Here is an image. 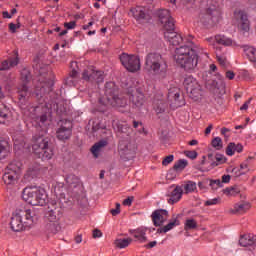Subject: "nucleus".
<instances>
[{
    "mask_svg": "<svg viewBox=\"0 0 256 256\" xmlns=\"http://www.w3.org/2000/svg\"><path fill=\"white\" fill-rule=\"evenodd\" d=\"M65 183L68 187H77L79 185V177L75 174H67L65 176Z\"/></svg>",
    "mask_w": 256,
    "mask_h": 256,
    "instance_id": "2f4dec72",
    "label": "nucleus"
},
{
    "mask_svg": "<svg viewBox=\"0 0 256 256\" xmlns=\"http://www.w3.org/2000/svg\"><path fill=\"white\" fill-rule=\"evenodd\" d=\"M204 183H208L209 186L211 187V189H213V191H217V189H219V187H223V182H221V180L216 179H205Z\"/></svg>",
    "mask_w": 256,
    "mask_h": 256,
    "instance_id": "e433bc0d",
    "label": "nucleus"
},
{
    "mask_svg": "<svg viewBox=\"0 0 256 256\" xmlns=\"http://www.w3.org/2000/svg\"><path fill=\"white\" fill-rule=\"evenodd\" d=\"M10 152L11 145L9 144V141H7L5 138H0V161L5 159Z\"/></svg>",
    "mask_w": 256,
    "mask_h": 256,
    "instance_id": "cd10ccee",
    "label": "nucleus"
},
{
    "mask_svg": "<svg viewBox=\"0 0 256 256\" xmlns=\"http://www.w3.org/2000/svg\"><path fill=\"white\" fill-rule=\"evenodd\" d=\"M145 235H146L145 230L141 228L137 229L134 233L135 239L140 241V243H145V241H147V236Z\"/></svg>",
    "mask_w": 256,
    "mask_h": 256,
    "instance_id": "58836bf2",
    "label": "nucleus"
},
{
    "mask_svg": "<svg viewBox=\"0 0 256 256\" xmlns=\"http://www.w3.org/2000/svg\"><path fill=\"white\" fill-rule=\"evenodd\" d=\"M167 68V62L161 54L150 52L146 55L144 69L148 73H152L153 75H165Z\"/></svg>",
    "mask_w": 256,
    "mask_h": 256,
    "instance_id": "20e7f679",
    "label": "nucleus"
},
{
    "mask_svg": "<svg viewBox=\"0 0 256 256\" xmlns=\"http://www.w3.org/2000/svg\"><path fill=\"white\" fill-rule=\"evenodd\" d=\"M223 192L225 195H239V193H241V189L239 186H232L224 189Z\"/></svg>",
    "mask_w": 256,
    "mask_h": 256,
    "instance_id": "79ce46f5",
    "label": "nucleus"
},
{
    "mask_svg": "<svg viewBox=\"0 0 256 256\" xmlns=\"http://www.w3.org/2000/svg\"><path fill=\"white\" fill-rule=\"evenodd\" d=\"M61 217H63V208L59 204L52 203L48 206V211L45 213L48 223H59Z\"/></svg>",
    "mask_w": 256,
    "mask_h": 256,
    "instance_id": "f3484780",
    "label": "nucleus"
},
{
    "mask_svg": "<svg viewBox=\"0 0 256 256\" xmlns=\"http://www.w3.org/2000/svg\"><path fill=\"white\" fill-rule=\"evenodd\" d=\"M99 129H106V126H101L100 123H94L92 126V131L93 133H97V131H99Z\"/></svg>",
    "mask_w": 256,
    "mask_h": 256,
    "instance_id": "052dcab7",
    "label": "nucleus"
},
{
    "mask_svg": "<svg viewBox=\"0 0 256 256\" xmlns=\"http://www.w3.org/2000/svg\"><path fill=\"white\" fill-rule=\"evenodd\" d=\"M73 135V122L71 120H61L60 127L56 131V137L59 141H69Z\"/></svg>",
    "mask_w": 256,
    "mask_h": 256,
    "instance_id": "dca6fc26",
    "label": "nucleus"
},
{
    "mask_svg": "<svg viewBox=\"0 0 256 256\" xmlns=\"http://www.w3.org/2000/svg\"><path fill=\"white\" fill-rule=\"evenodd\" d=\"M9 30L11 31V33H17V25H15V23H10Z\"/></svg>",
    "mask_w": 256,
    "mask_h": 256,
    "instance_id": "338daca9",
    "label": "nucleus"
},
{
    "mask_svg": "<svg viewBox=\"0 0 256 256\" xmlns=\"http://www.w3.org/2000/svg\"><path fill=\"white\" fill-rule=\"evenodd\" d=\"M110 213H111V215H113V217H117V215H119V213H121V204L120 203H116V208L115 209H111Z\"/></svg>",
    "mask_w": 256,
    "mask_h": 256,
    "instance_id": "8fccbe9b",
    "label": "nucleus"
},
{
    "mask_svg": "<svg viewBox=\"0 0 256 256\" xmlns=\"http://www.w3.org/2000/svg\"><path fill=\"white\" fill-rule=\"evenodd\" d=\"M188 165H189V162H187V160L180 159L177 162H175V164L173 166V170L174 171H183V169H185V167H187Z\"/></svg>",
    "mask_w": 256,
    "mask_h": 256,
    "instance_id": "ea45409f",
    "label": "nucleus"
},
{
    "mask_svg": "<svg viewBox=\"0 0 256 256\" xmlns=\"http://www.w3.org/2000/svg\"><path fill=\"white\" fill-rule=\"evenodd\" d=\"M177 225H180L179 219L175 218L174 221L169 222L164 227H160L157 229V233H167L168 231H171L173 227H177Z\"/></svg>",
    "mask_w": 256,
    "mask_h": 256,
    "instance_id": "f704fd0d",
    "label": "nucleus"
},
{
    "mask_svg": "<svg viewBox=\"0 0 256 256\" xmlns=\"http://www.w3.org/2000/svg\"><path fill=\"white\" fill-rule=\"evenodd\" d=\"M10 67H11V66H10V64H9V61L4 60V61L1 63L0 71H7Z\"/></svg>",
    "mask_w": 256,
    "mask_h": 256,
    "instance_id": "4d7b16f0",
    "label": "nucleus"
},
{
    "mask_svg": "<svg viewBox=\"0 0 256 256\" xmlns=\"http://www.w3.org/2000/svg\"><path fill=\"white\" fill-rule=\"evenodd\" d=\"M215 41L218 45H224V47H231L233 40L225 35L218 34L215 36Z\"/></svg>",
    "mask_w": 256,
    "mask_h": 256,
    "instance_id": "7c9ffc66",
    "label": "nucleus"
},
{
    "mask_svg": "<svg viewBox=\"0 0 256 256\" xmlns=\"http://www.w3.org/2000/svg\"><path fill=\"white\" fill-rule=\"evenodd\" d=\"M103 147H107L106 140H100L91 147L90 151L95 159L99 158V153H101V149H103Z\"/></svg>",
    "mask_w": 256,
    "mask_h": 256,
    "instance_id": "c756f323",
    "label": "nucleus"
},
{
    "mask_svg": "<svg viewBox=\"0 0 256 256\" xmlns=\"http://www.w3.org/2000/svg\"><path fill=\"white\" fill-rule=\"evenodd\" d=\"M175 159V156H173V154L166 156L163 161H162V165H164V167H167V165H169L170 163H173V160Z\"/></svg>",
    "mask_w": 256,
    "mask_h": 256,
    "instance_id": "09e8293b",
    "label": "nucleus"
},
{
    "mask_svg": "<svg viewBox=\"0 0 256 256\" xmlns=\"http://www.w3.org/2000/svg\"><path fill=\"white\" fill-rule=\"evenodd\" d=\"M64 27L69 30V29H75L77 27V22L71 21V22H66L64 23Z\"/></svg>",
    "mask_w": 256,
    "mask_h": 256,
    "instance_id": "864d4df0",
    "label": "nucleus"
},
{
    "mask_svg": "<svg viewBox=\"0 0 256 256\" xmlns=\"http://www.w3.org/2000/svg\"><path fill=\"white\" fill-rule=\"evenodd\" d=\"M82 79L88 83H103L105 72L98 70L95 66H90L82 72Z\"/></svg>",
    "mask_w": 256,
    "mask_h": 256,
    "instance_id": "4468645a",
    "label": "nucleus"
},
{
    "mask_svg": "<svg viewBox=\"0 0 256 256\" xmlns=\"http://www.w3.org/2000/svg\"><path fill=\"white\" fill-rule=\"evenodd\" d=\"M9 108L7 106H3L0 108V123L5 125V121L9 119Z\"/></svg>",
    "mask_w": 256,
    "mask_h": 256,
    "instance_id": "4c0bfd02",
    "label": "nucleus"
},
{
    "mask_svg": "<svg viewBox=\"0 0 256 256\" xmlns=\"http://www.w3.org/2000/svg\"><path fill=\"white\" fill-rule=\"evenodd\" d=\"M22 198L26 203H29V205L43 207L44 205H47L48 196L47 192L43 188H25L22 192Z\"/></svg>",
    "mask_w": 256,
    "mask_h": 256,
    "instance_id": "0eeeda50",
    "label": "nucleus"
},
{
    "mask_svg": "<svg viewBox=\"0 0 256 256\" xmlns=\"http://www.w3.org/2000/svg\"><path fill=\"white\" fill-rule=\"evenodd\" d=\"M239 245L241 247H252V245H256V236L253 234H246L240 237Z\"/></svg>",
    "mask_w": 256,
    "mask_h": 256,
    "instance_id": "bb28decb",
    "label": "nucleus"
},
{
    "mask_svg": "<svg viewBox=\"0 0 256 256\" xmlns=\"http://www.w3.org/2000/svg\"><path fill=\"white\" fill-rule=\"evenodd\" d=\"M251 100L252 98H250L249 100H247L241 107H240V111H247L249 109V105L251 104Z\"/></svg>",
    "mask_w": 256,
    "mask_h": 256,
    "instance_id": "680f3d73",
    "label": "nucleus"
},
{
    "mask_svg": "<svg viewBox=\"0 0 256 256\" xmlns=\"http://www.w3.org/2000/svg\"><path fill=\"white\" fill-rule=\"evenodd\" d=\"M33 145V153L43 161H49L53 159V147L51 146V138L44 137L43 135H35L32 138Z\"/></svg>",
    "mask_w": 256,
    "mask_h": 256,
    "instance_id": "7ed1b4c3",
    "label": "nucleus"
},
{
    "mask_svg": "<svg viewBox=\"0 0 256 256\" xmlns=\"http://www.w3.org/2000/svg\"><path fill=\"white\" fill-rule=\"evenodd\" d=\"M211 144L214 149H217V151H221V149H223V140H221V137L214 138Z\"/></svg>",
    "mask_w": 256,
    "mask_h": 256,
    "instance_id": "37998d69",
    "label": "nucleus"
},
{
    "mask_svg": "<svg viewBox=\"0 0 256 256\" xmlns=\"http://www.w3.org/2000/svg\"><path fill=\"white\" fill-rule=\"evenodd\" d=\"M53 81L51 78H45L44 80L39 79L38 82L35 85V89L33 92V95L36 97L37 101L39 103H43L45 100L43 97H45L47 94L51 93L53 91Z\"/></svg>",
    "mask_w": 256,
    "mask_h": 256,
    "instance_id": "9b49d317",
    "label": "nucleus"
},
{
    "mask_svg": "<svg viewBox=\"0 0 256 256\" xmlns=\"http://www.w3.org/2000/svg\"><path fill=\"white\" fill-rule=\"evenodd\" d=\"M165 37H167V39L169 40L171 45H174L175 47H177V45H181V43H183V37L181 36V34H177L176 32L167 31L165 33Z\"/></svg>",
    "mask_w": 256,
    "mask_h": 256,
    "instance_id": "a878e982",
    "label": "nucleus"
},
{
    "mask_svg": "<svg viewBox=\"0 0 256 256\" xmlns=\"http://www.w3.org/2000/svg\"><path fill=\"white\" fill-rule=\"evenodd\" d=\"M93 239H99V237H103V232L99 229H94L92 233Z\"/></svg>",
    "mask_w": 256,
    "mask_h": 256,
    "instance_id": "6e6d98bb",
    "label": "nucleus"
},
{
    "mask_svg": "<svg viewBox=\"0 0 256 256\" xmlns=\"http://www.w3.org/2000/svg\"><path fill=\"white\" fill-rule=\"evenodd\" d=\"M21 175V168L15 163H10L2 177L5 185H17Z\"/></svg>",
    "mask_w": 256,
    "mask_h": 256,
    "instance_id": "ddd939ff",
    "label": "nucleus"
},
{
    "mask_svg": "<svg viewBox=\"0 0 256 256\" xmlns=\"http://www.w3.org/2000/svg\"><path fill=\"white\" fill-rule=\"evenodd\" d=\"M228 171L233 173L234 177H241L242 175H246L248 173L249 169H247L246 171H243L241 168L234 167Z\"/></svg>",
    "mask_w": 256,
    "mask_h": 256,
    "instance_id": "a18cd8bd",
    "label": "nucleus"
},
{
    "mask_svg": "<svg viewBox=\"0 0 256 256\" xmlns=\"http://www.w3.org/2000/svg\"><path fill=\"white\" fill-rule=\"evenodd\" d=\"M130 99L134 107H137L138 109L145 105V94H143L140 89H136L134 94L131 95Z\"/></svg>",
    "mask_w": 256,
    "mask_h": 256,
    "instance_id": "5701e85b",
    "label": "nucleus"
},
{
    "mask_svg": "<svg viewBox=\"0 0 256 256\" xmlns=\"http://www.w3.org/2000/svg\"><path fill=\"white\" fill-rule=\"evenodd\" d=\"M37 221H39V214H37L35 209L16 210L11 218L10 227L12 231L17 233L27 229V227H31Z\"/></svg>",
    "mask_w": 256,
    "mask_h": 256,
    "instance_id": "f03ea898",
    "label": "nucleus"
},
{
    "mask_svg": "<svg viewBox=\"0 0 256 256\" xmlns=\"http://www.w3.org/2000/svg\"><path fill=\"white\" fill-rule=\"evenodd\" d=\"M217 203H219V198H214V199H210V200H207L204 205L206 207H209L211 205H217Z\"/></svg>",
    "mask_w": 256,
    "mask_h": 256,
    "instance_id": "5fc2aeb1",
    "label": "nucleus"
},
{
    "mask_svg": "<svg viewBox=\"0 0 256 256\" xmlns=\"http://www.w3.org/2000/svg\"><path fill=\"white\" fill-rule=\"evenodd\" d=\"M235 19L238 21V29L242 31V33H249L251 29V22H249V17L247 13L243 10H236L234 12Z\"/></svg>",
    "mask_w": 256,
    "mask_h": 256,
    "instance_id": "a211bd4d",
    "label": "nucleus"
},
{
    "mask_svg": "<svg viewBox=\"0 0 256 256\" xmlns=\"http://www.w3.org/2000/svg\"><path fill=\"white\" fill-rule=\"evenodd\" d=\"M216 59H217L219 65H221L222 67H225V65L227 64V58H225L224 56L217 54Z\"/></svg>",
    "mask_w": 256,
    "mask_h": 256,
    "instance_id": "3c124183",
    "label": "nucleus"
},
{
    "mask_svg": "<svg viewBox=\"0 0 256 256\" xmlns=\"http://www.w3.org/2000/svg\"><path fill=\"white\" fill-rule=\"evenodd\" d=\"M156 15L165 31H175V19H173L169 10L160 9L156 12Z\"/></svg>",
    "mask_w": 256,
    "mask_h": 256,
    "instance_id": "2eb2a0df",
    "label": "nucleus"
},
{
    "mask_svg": "<svg viewBox=\"0 0 256 256\" xmlns=\"http://www.w3.org/2000/svg\"><path fill=\"white\" fill-rule=\"evenodd\" d=\"M168 216H169V212L165 209L155 210L151 215L154 226L161 227V225H163V223L167 221L166 217Z\"/></svg>",
    "mask_w": 256,
    "mask_h": 256,
    "instance_id": "6ab92c4d",
    "label": "nucleus"
},
{
    "mask_svg": "<svg viewBox=\"0 0 256 256\" xmlns=\"http://www.w3.org/2000/svg\"><path fill=\"white\" fill-rule=\"evenodd\" d=\"M104 95L106 102L102 99L99 100L102 105H111V107H127V98L119 95V87L115 85V82H107L105 84Z\"/></svg>",
    "mask_w": 256,
    "mask_h": 256,
    "instance_id": "39448f33",
    "label": "nucleus"
},
{
    "mask_svg": "<svg viewBox=\"0 0 256 256\" xmlns=\"http://www.w3.org/2000/svg\"><path fill=\"white\" fill-rule=\"evenodd\" d=\"M174 59L184 71H194L199 63V48L189 41L175 49Z\"/></svg>",
    "mask_w": 256,
    "mask_h": 256,
    "instance_id": "f257e3e1",
    "label": "nucleus"
},
{
    "mask_svg": "<svg viewBox=\"0 0 256 256\" xmlns=\"http://www.w3.org/2000/svg\"><path fill=\"white\" fill-rule=\"evenodd\" d=\"M184 155H186L188 159H197L199 153H197L195 150H186L184 151Z\"/></svg>",
    "mask_w": 256,
    "mask_h": 256,
    "instance_id": "49530a36",
    "label": "nucleus"
},
{
    "mask_svg": "<svg viewBox=\"0 0 256 256\" xmlns=\"http://www.w3.org/2000/svg\"><path fill=\"white\" fill-rule=\"evenodd\" d=\"M8 63L10 67H17V65H19V56H16L15 58H10Z\"/></svg>",
    "mask_w": 256,
    "mask_h": 256,
    "instance_id": "603ef678",
    "label": "nucleus"
},
{
    "mask_svg": "<svg viewBox=\"0 0 256 256\" xmlns=\"http://www.w3.org/2000/svg\"><path fill=\"white\" fill-rule=\"evenodd\" d=\"M235 151L236 153H243V144H235V142H230L226 147V155L233 157V155H235Z\"/></svg>",
    "mask_w": 256,
    "mask_h": 256,
    "instance_id": "c85d7f7f",
    "label": "nucleus"
},
{
    "mask_svg": "<svg viewBox=\"0 0 256 256\" xmlns=\"http://www.w3.org/2000/svg\"><path fill=\"white\" fill-rule=\"evenodd\" d=\"M221 21V10L215 0H208L206 9L200 14V22L205 27H215Z\"/></svg>",
    "mask_w": 256,
    "mask_h": 256,
    "instance_id": "423d86ee",
    "label": "nucleus"
},
{
    "mask_svg": "<svg viewBox=\"0 0 256 256\" xmlns=\"http://www.w3.org/2000/svg\"><path fill=\"white\" fill-rule=\"evenodd\" d=\"M131 131V128H129L127 125H118V133H120V137L122 139H130L129 136L131 135Z\"/></svg>",
    "mask_w": 256,
    "mask_h": 256,
    "instance_id": "72a5a7b5",
    "label": "nucleus"
},
{
    "mask_svg": "<svg viewBox=\"0 0 256 256\" xmlns=\"http://www.w3.org/2000/svg\"><path fill=\"white\" fill-rule=\"evenodd\" d=\"M168 197V203L170 205H175V203H178V201H181V197H183V187L176 186L170 193L167 194Z\"/></svg>",
    "mask_w": 256,
    "mask_h": 256,
    "instance_id": "4be33fe9",
    "label": "nucleus"
},
{
    "mask_svg": "<svg viewBox=\"0 0 256 256\" xmlns=\"http://www.w3.org/2000/svg\"><path fill=\"white\" fill-rule=\"evenodd\" d=\"M137 145L131 141V138L122 139L119 141L118 153L124 161H131L135 157Z\"/></svg>",
    "mask_w": 256,
    "mask_h": 256,
    "instance_id": "9d476101",
    "label": "nucleus"
},
{
    "mask_svg": "<svg viewBox=\"0 0 256 256\" xmlns=\"http://www.w3.org/2000/svg\"><path fill=\"white\" fill-rule=\"evenodd\" d=\"M169 99H174V105L176 107H183L185 105V98L181 96V90L179 88H171L168 91Z\"/></svg>",
    "mask_w": 256,
    "mask_h": 256,
    "instance_id": "412c9836",
    "label": "nucleus"
},
{
    "mask_svg": "<svg viewBox=\"0 0 256 256\" xmlns=\"http://www.w3.org/2000/svg\"><path fill=\"white\" fill-rule=\"evenodd\" d=\"M133 199H134L133 196L126 198L125 200H123L122 205H125L127 207H131V205L133 204Z\"/></svg>",
    "mask_w": 256,
    "mask_h": 256,
    "instance_id": "bf43d9fd",
    "label": "nucleus"
},
{
    "mask_svg": "<svg viewBox=\"0 0 256 256\" xmlns=\"http://www.w3.org/2000/svg\"><path fill=\"white\" fill-rule=\"evenodd\" d=\"M133 239L131 238H124V239H116L115 240V246L118 247V249H125V247H129L131 245V242Z\"/></svg>",
    "mask_w": 256,
    "mask_h": 256,
    "instance_id": "c9c22d12",
    "label": "nucleus"
},
{
    "mask_svg": "<svg viewBox=\"0 0 256 256\" xmlns=\"http://www.w3.org/2000/svg\"><path fill=\"white\" fill-rule=\"evenodd\" d=\"M131 13L134 19H136V21H140V23H147V21H151V15L145 13V8L141 6L132 8Z\"/></svg>",
    "mask_w": 256,
    "mask_h": 256,
    "instance_id": "aec40b11",
    "label": "nucleus"
},
{
    "mask_svg": "<svg viewBox=\"0 0 256 256\" xmlns=\"http://www.w3.org/2000/svg\"><path fill=\"white\" fill-rule=\"evenodd\" d=\"M27 175L33 179V177H37L39 175V169L30 167L27 171Z\"/></svg>",
    "mask_w": 256,
    "mask_h": 256,
    "instance_id": "de8ad7c7",
    "label": "nucleus"
},
{
    "mask_svg": "<svg viewBox=\"0 0 256 256\" xmlns=\"http://www.w3.org/2000/svg\"><path fill=\"white\" fill-rule=\"evenodd\" d=\"M183 85L186 89V93L190 99L193 101L201 100L203 96V89H201V85L193 76H187L184 79Z\"/></svg>",
    "mask_w": 256,
    "mask_h": 256,
    "instance_id": "1a4fd4ad",
    "label": "nucleus"
},
{
    "mask_svg": "<svg viewBox=\"0 0 256 256\" xmlns=\"http://www.w3.org/2000/svg\"><path fill=\"white\" fill-rule=\"evenodd\" d=\"M21 79L22 83L17 87V93L19 103L23 107L27 105V99H29V95H31V92H29V86H27V83L31 81V72L24 68L21 71Z\"/></svg>",
    "mask_w": 256,
    "mask_h": 256,
    "instance_id": "6e6552de",
    "label": "nucleus"
},
{
    "mask_svg": "<svg viewBox=\"0 0 256 256\" xmlns=\"http://www.w3.org/2000/svg\"><path fill=\"white\" fill-rule=\"evenodd\" d=\"M156 113H165V107L163 106V104H161V106H157L155 108Z\"/></svg>",
    "mask_w": 256,
    "mask_h": 256,
    "instance_id": "774afa93",
    "label": "nucleus"
},
{
    "mask_svg": "<svg viewBox=\"0 0 256 256\" xmlns=\"http://www.w3.org/2000/svg\"><path fill=\"white\" fill-rule=\"evenodd\" d=\"M120 61L123 67L130 73H136V71L141 69V59L137 55L122 53L120 55Z\"/></svg>",
    "mask_w": 256,
    "mask_h": 256,
    "instance_id": "f8f14e48",
    "label": "nucleus"
},
{
    "mask_svg": "<svg viewBox=\"0 0 256 256\" xmlns=\"http://www.w3.org/2000/svg\"><path fill=\"white\" fill-rule=\"evenodd\" d=\"M195 189H197V183L191 180L186 181V184L184 185V191L186 195L189 193H193Z\"/></svg>",
    "mask_w": 256,
    "mask_h": 256,
    "instance_id": "a19ab883",
    "label": "nucleus"
},
{
    "mask_svg": "<svg viewBox=\"0 0 256 256\" xmlns=\"http://www.w3.org/2000/svg\"><path fill=\"white\" fill-rule=\"evenodd\" d=\"M45 229L48 233H52L53 235H57L59 231H61V226L58 222H49L46 224Z\"/></svg>",
    "mask_w": 256,
    "mask_h": 256,
    "instance_id": "473e14b6",
    "label": "nucleus"
},
{
    "mask_svg": "<svg viewBox=\"0 0 256 256\" xmlns=\"http://www.w3.org/2000/svg\"><path fill=\"white\" fill-rule=\"evenodd\" d=\"M226 79H230V80L235 79V72L231 70L226 71Z\"/></svg>",
    "mask_w": 256,
    "mask_h": 256,
    "instance_id": "0e129e2a",
    "label": "nucleus"
},
{
    "mask_svg": "<svg viewBox=\"0 0 256 256\" xmlns=\"http://www.w3.org/2000/svg\"><path fill=\"white\" fill-rule=\"evenodd\" d=\"M251 209V203L249 202H241L234 205V208L230 210V213H233V215H243V213H247Z\"/></svg>",
    "mask_w": 256,
    "mask_h": 256,
    "instance_id": "393cba45",
    "label": "nucleus"
},
{
    "mask_svg": "<svg viewBox=\"0 0 256 256\" xmlns=\"http://www.w3.org/2000/svg\"><path fill=\"white\" fill-rule=\"evenodd\" d=\"M230 181H231V175H223L222 176V181H221L222 185H223V183H230Z\"/></svg>",
    "mask_w": 256,
    "mask_h": 256,
    "instance_id": "69168bd1",
    "label": "nucleus"
},
{
    "mask_svg": "<svg viewBox=\"0 0 256 256\" xmlns=\"http://www.w3.org/2000/svg\"><path fill=\"white\" fill-rule=\"evenodd\" d=\"M208 160H210V167L212 169L214 167H219V165H223L227 161V158L223 154L217 153L213 155L212 153L208 154Z\"/></svg>",
    "mask_w": 256,
    "mask_h": 256,
    "instance_id": "b1692460",
    "label": "nucleus"
},
{
    "mask_svg": "<svg viewBox=\"0 0 256 256\" xmlns=\"http://www.w3.org/2000/svg\"><path fill=\"white\" fill-rule=\"evenodd\" d=\"M142 127V132L145 133V135H147V131H145V128L143 127V123L137 121V120H133V127L134 129H137V127Z\"/></svg>",
    "mask_w": 256,
    "mask_h": 256,
    "instance_id": "13d9d810",
    "label": "nucleus"
},
{
    "mask_svg": "<svg viewBox=\"0 0 256 256\" xmlns=\"http://www.w3.org/2000/svg\"><path fill=\"white\" fill-rule=\"evenodd\" d=\"M184 229L185 231H189L191 229H197V221H195V219L186 220Z\"/></svg>",
    "mask_w": 256,
    "mask_h": 256,
    "instance_id": "c03bdc74",
    "label": "nucleus"
},
{
    "mask_svg": "<svg viewBox=\"0 0 256 256\" xmlns=\"http://www.w3.org/2000/svg\"><path fill=\"white\" fill-rule=\"evenodd\" d=\"M73 79H75V78H71L68 76L65 79V84L68 85L69 87H73V85H75V81Z\"/></svg>",
    "mask_w": 256,
    "mask_h": 256,
    "instance_id": "e2e57ef3",
    "label": "nucleus"
}]
</instances>
